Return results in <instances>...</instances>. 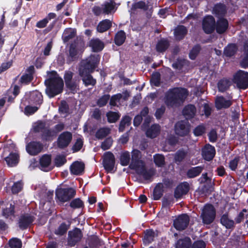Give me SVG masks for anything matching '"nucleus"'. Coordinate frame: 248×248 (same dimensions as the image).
Listing matches in <instances>:
<instances>
[{
  "instance_id": "nucleus-51",
  "label": "nucleus",
  "mask_w": 248,
  "mask_h": 248,
  "mask_svg": "<svg viewBox=\"0 0 248 248\" xmlns=\"http://www.w3.org/2000/svg\"><path fill=\"white\" fill-rule=\"evenodd\" d=\"M112 144V140L111 138L107 139L101 144V148L104 150L108 149Z\"/></svg>"
},
{
  "instance_id": "nucleus-34",
  "label": "nucleus",
  "mask_w": 248,
  "mask_h": 248,
  "mask_svg": "<svg viewBox=\"0 0 248 248\" xmlns=\"http://www.w3.org/2000/svg\"><path fill=\"white\" fill-rule=\"evenodd\" d=\"M76 31L74 29H67L63 33L62 38L64 42L68 41L69 39L74 37Z\"/></svg>"
},
{
  "instance_id": "nucleus-46",
  "label": "nucleus",
  "mask_w": 248,
  "mask_h": 248,
  "mask_svg": "<svg viewBox=\"0 0 248 248\" xmlns=\"http://www.w3.org/2000/svg\"><path fill=\"white\" fill-rule=\"evenodd\" d=\"M9 245L11 248H21V241L17 238H13L9 241Z\"/></svg>"
},
{
  "instance_id": "nucleus-63",
  "label": "nucleus",
  "mask_w": 248,
  "mask_h": 248,
  "mask_svg": "<svg viewBox=\"0 0 248 248\" xmlns=\"http://www.w3.org/2000/svg\"><path fill=\"white\" fill-rule=\"evenodd\" d=\"M67 230V226L64 224H62L56 231V233L58 234L62 235L66 232Z\"/></svg>"
},
{
  "instance_id": "nucleus-56",
  "label": "nucleus",
  "mask_w": 248,
  "mask_h": 248,
  "mask_svg": "<svg viewBox=\"0 0 248 248\" xmlns=\"http://www.w3.org/2000/svg\"><path fill=\"white\" fill-rule=\"evenodd\" d=\"M152 83L155 86H158L159 83V74L158 73H155L152 75L151 80Z\"/></svg>"
},
{
  "instance_id": "nucleus-40",
  "label": "nucleus",
  "mask_w": 248,
  "mask_h": 248,
  "mask_svg": "<svg viewBox=\"0 0 248 248\" xmlns=\"http://www.w3.org/2000/svg\"><path fill=\"white\" fill-rule=\"evenodd\" d=\"M231 83L227 79L220 80L218 84V88L220 92H224L230 86Z\"/></svg>"
},
{
  "instance_id": "nucleus-57",
  "label": "nucleus",
  "mask_w": 248,
  "mask_h": 248,
  "mask_svg": "<svg viewBox=\"0 0 248 248\" xmlns=\"http://www.w3.org/2000/svg\"><path fill=\"white\" fill-rule=\"evenodd\" d=\"M162 196L160 189L159 187L156 186L153 192V198L155 200L159 199Z\"/></svg>"
},
{
  "instance_id": "nucleus-55",
  "label": "nucleus",
  "mask_w": 248,
  "mask_h": 248,
  "mask_svg": "<svg viewBox=\"0 0 248 248\" xmlns=\"http://www.w3.org/2000/svg\"><path fill=\"white\" fill-rule=\"evenodd\" d=\"M205 132V128L202 125H199L194 130V134L196 136L202 135Z\"/></svg>"
},
{
  "instance_id": "nucleus-59",
  "label": "nucleus",
  "mask_w": 248,
  "mask_h": 248,
  "mask_svg": "<svg viewBox=\"0 0 248 248\" xmlns=\"http://www.w3.org/2000/svg\"><path fill=\"white\" fill-rule=\"evenodd\" d=\"M109 98V96L108 95H105L102 96L98 101V102H97L98 105L100 107H102V106L105 105L107 104Z\"/></svg>"
},
{
  "instance_id": "nucleus-9",
  "label": "nucleus",
  "mask_w": 248,
  "mask_h": 248,
  "mask_svg": "<svg viewBox=\"0 0 248 248\" xmlns=\"http://www.w3.org/2000/svg\"><path fill=\"white\" fill-rule=\"evenodd\" d=\"M175 131L180 136H186L190 131V125L186 121L178 122L175 125Z\"/></svg>"
},
{
  "instance_id": "nucleus-10",
  "label": "nucleus",
  "mask_w": 248,
  "mask_h": 248,
  "mask_svg": "<svg viewBox=\"0 0 248 248\" xmlns=\"http://www.w3.org/2000/svg\"><path fill=\"white\" fill-rule=\"evenodd\" d=\"M189 221V217L186 215L179 216L174 221V226L178 230H183L187 226Z\"/></svg>"
},
{
  "instance_id": "nucleus-30",
  "label": "nucleus",
  "mask_w": 248,
  "mask_h": 248,
  "mask_svg": "<svg viewBox=\"0 0 248 248\" xmlns=\"http://www.w3.org/2000/svg\"><path fill=\"white\" fill-rule=\"evenodd\" d=\"M187 32L186 28L183 26L177 27L174 31V35L177 39H181Z\"/></svg>"
},
{
  "instance_id": "nucleus-43",
  "label": "nucleus",
  "mask_w": 248,
  "mask_h": 248,
  "mask_svg": "<svg viewBox=\"0 0 248 248\" xmlns=\"http://www.w3.org/2000/svg\"><path fill=\"white\" fill-rule=\"evenodd\" d=\"M154 162L158 167H162L165 164V159L163 155L159 154L155 155L154 156Z\"/></svg>"
},
{
  "instance_id": "nucleus-4",
  "label": "nucleus",
  "mask_w": 248,
  "mask_h": 248,
  "mask_svg": "<svg viewBox=\"0 0 248 248\" xmlns=\"http://www.w3.org/2000/svg\"><path fill=\"white\" fill-rule=\"evenodd\" d=\"M201 217L203 223H211L216 217V211L214 206L211 204H206L202 210Z\"/></svg>"
},
{
  "instance_id": "nucleus-29",
  "label": "nucleus",
  "mask_w": 248,
  "mask_h": 248,
  "mask_svg": "<svg viewBox=\"0 0 248 248\" xmlns=\"http://www.w3.org/2000/svg\"><path fill=\"white\" fill-rule=\"evenodd\" d=\"M220 222L221 224L226 228H231L234 226V221L231 219L227 215H223L221 219Z\"/></svg>"
},
{
  "instance_id": "nucleus-22",
  "label": "nucleus",
  "mask_w": 248,
  "mask_h": 248,
  "mask_svg": "<svg viewBox=\"0 0 248 248\" xmlns=\"http://www.w3.org/2000/svg\"><path fill=\"white\" fill-rule=\"evenodd\" d=\"M90 46L92 48L93 51L97 52L102 50L104 48V45L103 42L99 39H94L90 41Z\"/></svg>"
},
{
  "instance_id": "nucleus-49",
  "label": "nucleus",
  "mask_w": 248,
  "mask_h": 248,
  "mask_svg": "<svg viewBox=\"0 0 248 248\" xmlns=\"http://www.w3.org/2000/svg\"><path fill=\"white\" fill-rule=\"evenodd\" d=\"M83 205V203L79 199H76L73 200L70 203V206L73 208H78L82 207Z\"/></svg>"
},
{
  "instance_id": "nucleus-13",
  "label": "nucleus",
  "mask_w": 248,
  "mask_h": 248,
  "mask_svg": "<svg viewBox=\"0 0 248 248\" xmlns=\"http://www.w3.org/2000/svg\"><path fill=\"white\" fill-rule=\"evenodd\" d=\"M215 21L212 16H206L203 21V29L207 33L212 32L214 30Z\"/></svg>"
},
{
  "instance_id": "nucleus-33",
  "label": "nucleus",
  "mask_w": 248,
  "mask_h": 248,
  "mask_svg": "<svg viewBox=\"0 0 248 248\" xmlns=\"http://www.w3.org/2000/svg\"><path fill=\"white\" fill-rule=\"evenodd\" d=\"M191 245V240L188 237H186L184 239L178 241L176 248H189Z\"/></svg>"
},
{
  "instance_id": "nucleus-50",
  "label": "nucleus",
  "mask_w": 248,
  "mask_h": 248,
  "mask_svg": "<svg viewBox=\"0 0 248 248\" xmlns=\"http://www.w3.org/2000/svg\"><path fill=\"white\" fill-rule=\"evenodd\" d=\"M244 49L247 53L246 57L241 62V65L243 67L246 68L248 66V40L245 44Z\"/></svg>"
},
{
  "instance_id": "nucleus-61",
  "label": "nucleus",
  "mask_w": 248,
  "mask_h": 248,
  "mask_svg": "<svg viewBox=\"0 0 248 248\" xmlns=\"http://www.w3.org/2000/svg\"><path fill=\"white\" fill-rule=\"evenodd\" d=\"M83 145V141L81 139H78L75 145L73 146V149L74 151H79L82 147Z\"/></svg>"
},
{
  "instance_id": "nucleus-21",
  "label": "nucleus",
  "mask_w": 248,
  "mask_h": 248,
  "mask_svg": "<svg viewBox=\"0 0 248 248\" xmlns=\"http://www.w3.org/2000/svg\"><path fill=\"white\" fill-rule=\"evenodd\" d=\"M157 236V232L153 230H147L145 232V236L143 239V242L145 244L148 245L151 243L154 239V238Z\"/></svg>"
},
{
  "instance_id": "nucleus-42",
  "label": "nucleus",
  "mask_w": 248,
  "mask_h": 248,
  "mask_svg": "<svg viewBox=\"0 0 248 248\" xmlns=\"http://www.w3.org/2000/svg\"><path fill=\"white\" fill-rule=\"evenodd\" d=\"M168 47V42L165 40L160 41L156 45V50L158 52L165 51Z\"/></svg>"
},
{
  "instance_id": "nucleus-15",
  "label": "nucleus",
  "mask_w": 248,
  "mask_h": 248,
  "mask_svg": "<svg viewBox=\"0 0 248 248\" xmlns=\"http://www.w3.org/2000/svg\"><path fill=\"white\" fill-rule=\"evenodd\" d=\"M215 148L210 144L206 145L202 150V155L204 159L210 161L213 159L215 155Z\"/></svg>"
},
{
  "instance_id": "nucleus-44",
  "label": "nucleus",
  "mask_w": 248,
  "mask_h": 248,
  "mask_svg": "<svg viewBox=\"0 0 248 248\" xmlns=\"http://www.w3.org/2000/svg\"><path fill=\"white\" fill-rule=\"evenodd\" d=\"M110 132V129L108 128H102L99 129L96 133V136L98 139H102L108 135Z\"/></svg>"
},
{
  "instance_id": "nucleus-8",
  "label": "nucleus",
  "mask_w": 248,
  "mask_h": 248,
  "mask_svg": "<svg viewBox=\"0 0 248 248\" xmlns=\"http://www.w3.org/2000/svg\"><path fill=\"white\" fill-rule=\"evenodd\" d=\"M115 164V157L113 154L110 152H106L103 155V165L105 170L109 172L113 170Z\"/></svg>"
},
{
  "instance_id": "nucleus-14",
  "label": "nucleus",
  "mask_w": 248,
  "mask_h": 248,
  "mask_svg": "<svg viewBox=\"0 0 248 248\" xmlns=\"http://www.w3.org/2000/svg\"><path fill=\"white\" fill-rule=\"evenodd\" d=\"M43 148L42 145L38 142H31L26 146L27 151L31 155H36L40 153Z\"/></svg>"
},
{
  "instance_id": "nucleus-41",
  "label": "nucleus",
  "mask_w": 248,
  "mask_h": 248,
  "mask_svg": "<svg viewBox=\"0 0 248 248\" xmlns=\"http://www.w3.org/2000/svg\"><path fill=\"white\" fill-rule=\"evenodd\" d=\"M236 51V46L234 44H232L228 46L224 50V54L227 56H232Z\"/></svg>"
},
{
  "instance_id": "nucleus-64",
  "label": "nucleus",
  "mask_w": 248,
  "mask_h": 248,
  "mask_svg": "<svg viewBox=\"0 0 248 248\" xmlns=\"http://www.w3.org/2000/svg\"><path fill=\"white\" fill-rule=\"evenodd\" d=\"M192 248H205V244L202 241H198L193 244Z\"/></svg>"
},
{
  "instance_id": "nucleus-53",
  "label": "nucleus",
  "mask_w": 248,
  "mask_h": 248,
  "mask_svg": "<svg viewBox=\"0 0 248 248\" xmlns=\"http://www.w3.org/2000/svg\"><path fill=\"white\" fill-rule=\"evenodd\" d=\"M22 188V184L20 182H18L14 184L12 188V191L13 193H17L19 192Z\"/></svg>"
},
{
  "instance_id": "nucleus-37",
  "label": "nucleus",
  "mask_w": 248,
  "mask_h": 248,
  "mask_svg": "<svg viewBox=\"0 0 248 248\" xmlns=\"http://www.w3.org/2000/svg\"><path fill=\"white\" fill-rule=\"evenodd\" d=\"M103 12L106 14H108L113 11L115 8L114 3L113 1H110L106 2L103 6Z\"/></svg>"
},
{
  "instance_id": "nucleus-2",
  "label": "nucleus",
  "mask_w": 248,
  "mask_h": 248,
  "mask_svg": "<svg viewBox=\"0 0 248 248\" xmlns=\"http://www.w3.org/2000/svg\"><path fill=\"white\" fill-rule=\"evenodd\" d=\"M52 78L46 79L45 84L46 86V93L49 97H53L61 93L63 90V82L55 72H51Z\"/></svg>"
},
{
  "instance_id": "nucleus-20",
  "label": "nucleus",
  "mask_w": 248,
  "mask_h": 248,
  "mask_svg": "<svg viewBox=\"0 0 248 248\" xmlns=\"http://www.w3.org/2000/svg\"><path fill=\"white\" fill-rule=\"evenodd\" d=\"M84 165L78 161L73 163L70 167V170L72 174L75 175L80 174L84 170Z\"/></svg>"
},
{
  "instance_id": "nucleus-7",
  "label": "nucleus",
  "mask_w": 248,
  "mask_h": 248,
  "mask_svg": "<svg viewBox=\"0 0 248 248\" xmlns=\"http://www.w3.org/2000/svg\"><path fill=\"white\" fill-rule=\"evenodd\" d=\"M140 152L137 150H134L132 153V161L129 167L136 171L142 172L144 163L140 159Z\"/></svg>"
},
{
  "instance_id": "nucleus-11",
  "label": "nucleus",
  "mask_w": 248,
  "mask_h": 248,
  "mask_svg": "<svg viewBox=\"0 0 248 248\" xmlns=\"http://www.w3.org/2000/svg\"><path fill=\"white\" fill-rule=\"evenodd\" d=\"M39 167L42 170L47 171L51 170L52 168L51 156L48 155H42L39 160Z\"/></svg>"
},
{
  "instance_id": "nucleus-1",
  "label": "nucleus",
  "mask_w": 248,
  "mask_h": 248,
  "mask_svg": "<svg viewBox=\"0 0 248 248\" xmlns=\"http://www.w3.org/2000/svg\"><path fill=\"white\" fill-rule=\"evenodd\" d=\"M99 61V56L94 55L81 62L79 68V72L80 76L82 77L83 82L86 86L94 85L96 83V80L93 78L90 73L93 72Z\"/></svg>"
},
{
  "instance_id": "nucleus-25",
  "label": "nucleus",
  "mask_w": 248,
  "mask_h": 248,
  "mask_svg": "<svg viewBox=\"0 0 248 248\" xmlns=\"http://www.w3.org/2000/svg\"><path fill=\"white\" fill-rule=\"evenodd\" d=\"M34 71L33 66H30L27 69L28 73L23 75L21 78V82L27 84L31 82L32 79V74Z\"/></svg>"
},
{
  "instance_id": "nucleus-38",
  "label": "nucleus",
  "mask_w": 248,
  "mask_h": 248,
  "mask_svg": "<svg viewBox=\"0 0 248 248\" xmlns=\"http://www.w3.org/2000/svg\"><path fill=\"white\" fill-rule=\"evenodd\" d=\"M125 39V34L124 31H119L115 36V42L117 45L120 46L123 44Z\"/></svg>"
},
{
  "instance_id": "nucleus-19",
  "label": "nucleus",
  "mask_w": 248,
  "mask_h": 248,
  "mask_svg": "<svg viewBox=\"0 0 248 248\" xmlns=\"http://www.w3.org/2000/svg\"><path fill=\"white\" fill-rule=\"evenodd\" d=\"M69 242L70 244L74 245L76 242L78 241L81 238V232L80 230L76 229L69 232Z\"/></svg>"
},
{
  "instance_id": "nucleus-3",
  "label": "nucleus",
  "mask_w": 248,
  "mask_h": 248,
  "mask_svg": "<svg viewBox=\"0 0 248 248\" xmlns=\"http://www.w3.org/2000/svg\"><path fill=\"white\" fill-rule=\"evenodd\" d=\"M187 95L185 89L175 88L169 91L166 95V103L168 106L179 104L183 102Z\"/></svg>"
},
{
  "instance_id": "nucleus-27",
  "label": "nucleus",
  "mask_w": 248,
  "mask_h": 248,
  "mask_svg": "<svg viewBox=\"0 0 248 248\" xmlns=\"http://www.w3.org/2000/svg\"><path fill=\"white\" fill-rule=\"evenodd\" d=\"M195 113V108L193 105H188L183 110V114L186 119L192 118Z\"/></svg>"
},
{
  "instance_id": "nucleus-26",
  "label": "nucleus",
  "mask_w": 248,
  "mask_h": 248,
  "mask_svg": "<svg viewBox=\"0 0 248 248\" xmlns=\"http://www.w3.org/2000/svg\"><path fill=\"white\" fill-rule=\"evenodd\" d=\"M159 131V126L157 124H154L147 130L146 133L147 137L154 138L157 136Z\"/></svg>"
},
{
  "instance_id": "nucleus-31",
  "label": "nucleus",
  "mask_w": 248,
  "mask_h": 248,
  "mask_svg": "<svg viewBox=\"0 0 248 248\" xmlns=\"http://www.w3.org/2000/svg\"><path fill=\"white\" fill-rule=\"evenodd\" d=\"M1 206L2 209V213L4 216L7 217L10 215L13 214L14 211V206H12V203L7 204L5 208H4L5 204L3 202L1 204Z\"/></svg>"
},
{
  "instance_id": "nucleus-58",
  "label": "nucleus",
  "mask_w": 248,
  "mask_h": 248,
  "mask_svg": "<svg viewBox=\"0 0 248 248\" xmlns=\"http://www.w3.org/2000/svg\"><path fill=\"white\" fill-rule=\"evenodd\" d=\"M38 109V108L36 107H31L27 106L25 109V113L27 115H31L36 112Z\"/></svg>"
},
{
  "instance_id": "nucleus-5",
  "label": "nucleus",
  "mask_w": 248,
  "mask_h": 248,
  "mask_svg": "<svg viewBox=\"0 0 248 248\" xmlns=\"http://www.w3.org/2000/svg\"><path fill=\"white\" fill-rule=\"evenodd\" d=\"M233 82L240 89H246L248 87V73L243 71H238L233 77Z\"/></svg>"
},
{
  "instance_id": "nucleus-16",
  "label": "nucleus",
  "mask_w": 248,
  "mask_h": 248,
  "mask_svg": "<svg viewBox=\"0 0 248 248\" xmlns=\"http://www.w3.org/2000/svg\"><path fill=\"white\" fill-rule=\"evenodd\" d=\"M72 139V135L70 132H63L59 136L58 140V145L61 148L67 146Z\"/></svg>"
},
{
  "instance_id": "nucleus-18",
  "label": "nucleus",
  "mask_w": 248,
  "mask_h": 248,
  "mask_svg": "<svg viewBox=\"0 0 248 248\" xmlns=\"http://www.w3.org/2000/svg\"><path fill=\"white\" fill-rule=\"evenodd\" d=\"M188 190V184L187 183H182L176 187L174 192V196L177 199L180 198L187 193Z\"/></svg>"
},
{
  "instance_id": "nucleus-62",
  "label": "nucleus",
  "mask_w": 248,
  "mask_h": 248,
  "mask_svg": "<svg viewBox=\"0 0 248 248\" xmlns=\"http://www.w3.org/2000/svg\"><path fill=\"white\" fill-rule=\"evenodd\" d=\"M185 156V153L183 151L178 152L175 156V160L176 162H180Z\"/></svg>"
},
{
  "instance_id": "nucleus-45",
  "label": "nucleus",
  "mask_w": 248,
  "mask_h": 248,
  "mask_svg": "<svg viewBox=\"0 0 248 248\" xmlns=\"http://www.w3.org/2000/svg\"><path fill=\"white\" fill-rule=\"evenodd\" d=\"M108 120L109 123L115 122L120 117L118 113L114 112H109L107 113Z\"/></svg>"
},
{
  "instance_id": "nucleus-47",
  "label": "nucleus",
  "mask_w": 248,
  "mask_h": 248,
  "mask_svg": "<svg viewBox=\"0 0 248 248\" xmlns=\"http://www.w3.org/2000/svg\"><path fill=\"white\" fill-rule=\"evenodd\" d=\"M131 122V118L129 116H125L123 118V120L121 121L119 129L120 131H123L124 128L126 126H128Z\"/></svg>"
},
{
  "instance_id": "nucleus-32",
  "label": "nucleus",
  "mask_w": 248,
  "mask_h": 248,
  "mask_svg": "<svg viewBox=\"0 0 248 248\" xmlns=\"http://www.w3.org/2000/svg\"><path fill=\"white\" fill-rule=\"evenodd\" d=\"M111 22L110 20L106 19L100 22L97 26V31L100 32H103L108 30L111 26Z\"/></svg>"
},
{
  "instance_id": "nucleus-28",
  "label": "nucleus",
  "mask_w": 248,
  "mask_h": 248,
  "mask_svg": "<svg viewBox=\"0 0 248 248\" xmlns=\"http://www.w3.org/2000/svg\"><path fill=\"white\" fill-rule=\"evenodd\" d=\"M33 220L32 217L26 216L22 217L20 219L19 225L21 229H25L27 227L29 224L31 223Z\"/></svg>"
},
{
  "instance_id": "nucleus-12",
  "label": "nucleus",
  "mask_w": 248,
  "mask_h": 248,
  "mask_svg": "<svg viewBox=\"0 0 248 248\" xmlns=\"http://www.w3.org/2000/svg\"><path fill=\"white\" fill-rule=\"evenodd\" d=\"M129 96V93L127 91L123 92L122 94L119 93L112 96L110 105L111 106H118L121 105L123 101L126 100Z\"/></svg>"
},
{
  "instance_id": "nucleus-36",
  "label": "nucleus",
  "mask_w": 248,
  "mask_h": 248,
  "mask_svg": "<svg viewBox=\"0 0 248 248\" xmlns=\"http://www.w3.org/2000/svg\"><path fill=\"white\" fill-rule=\"evenodd\" d=\"M130 155L128 152H124L120 156V162L122 165L125 166L129 164Z\"/></svg>"
},
{
  "instance_id": "nucleus-17",
  "label": "nucleus",
  "mask_w": 248,
  "mask_h": 248,
  "mask_svg": "<svg viewBox=\"0 0 248 248\" xmlns=\"http://www.w3.org/2000/svg\"><path fill=\"white\" fill-rule=\"evenodd\" d=\"M232 104L230 99H227L223 97H217L216 99V107L218 109L225 108L229 107Z\"/></svg>"
},
{
  "instance_id": "nucleus-24",
  "label": "nucleus",
  "mask_w": 248,
  "mask_h": 248,
  "mask_svg": "<svg viewBox=\"0 0 248 248\" xmlns=\"http://www.w3.org/2000/svg\"><path fill=\"white\" fill-rule=\"evenodd\" d=\"M5 161L9 167L16 166L18 162V155L17 154L12 153L5 158Z\"/></svg>"
},
{
  "instance_id": "nucleus-35",
  "label": "nucleus",
  "mask_w": 248,
  "mask_h": 248,
  "mask_svg": "<svg viewBox=\"0 0 248 248\" xmlns=\"http://www.w3.org/2000/svg\"><path fill=\"white\" fill-rule=\"evenodd\" d=\"M136 171L146 180L150 179L155 174V171L154 170H150L148 171L146 170H145L144 164H143L142 172H139L138 171Z\"/></svg>"
},
{
  "instance_id": "nucleus-52",
  "label": "nucleus",
  "mask_w": 248,
  "mask_h": 248,
  "mask_svg": "<svg viewBox=\"0 0 248 248\" xmlns=\"http://www.w3.org/2000/svg\"><path fill=\"white\" fill-rule=\"evenodd\" d=\"M73 74L71 72H67L64 75V79L66 85L69 88L72 89L73 87L70 85V82L72 78Z\"/></svg>"
},
{
  "instance_id": "nucleus-48",
  "label": "nucleus",
  "mask_w": 248,
  "mask_h": 248,
  "mask_svg": "<svg viewBox=\"0 0 248 248\" xmlns=\"http://www.w3.org/2000/svg\"><path fill=\"white\" fill-rule=\"evenodd\" d=\"M55 164L57 167H60L63 165L66 162V159L64 155H57L54 160Z\"/></svg>"
},
{
  "instance_id": "nucleus-54",
  "label": "nucleus",
  "mask_w": 248,
  "mask_h": 248,
  "mask_svg": "<svg viewBox=\"0 0 248 248\" xmlns=\"http://www.w3.org/2000/svg\"><path fill=\"white\" fill-rule=\"evenodd\" d=\"M200 48L199 46H196L191 50L189 53V57L191 59L194 60L199 53Z\"/></svg>"
},
{
  "instance_id": "nucleus-23",
  "label": "nucleus",
  "mask_w": 248,
  "mask_h": 248,
  "mask_svg": "<svg viewBox=\"0 0 248 248\" xmlns=\"http://www.w3.org/2000/svg\"><path fill=\"white\" fill-rule=\"evenodd\" d=\"M228 23L227 20L224 18L220 19L217 23L216 30L219 33H222L226 31L228 28Z\"/></svg>"
},
{
  "instance_id": "nucleus-39",
  "label": "nucleus",
  "mask_w": 248,
  "mask_h": 248,
  "mask_svg": "<svg viewBox=\"0 0 248 248\" xmlns=\"http://www.w3.org/2000/svg\"><path fill=\"white\" fill-rule=\"evenodd\" d=\"M202 170V168L201 167H194L188 170L187 174L188 177L193 178L198 176Z\"/></svg>"
},
{
  "instance_id": "nucleus-6",
  "label": "nucleus",
  "mask_w": 248,
  "mask_h": 248,
  "mask_svg": "<svg viewBox=\"0 0 248 248\" xmlns=\"http://www.w3.org/2000/svg\"><path fill=\"white\" fill-rule=\"evenodd\" d=\"M76 192L73 188H58L56 191V197L62 202L69 201L75 195Z\"/></svg>"
},
{
  "instance_id": "nucleus-60",
  "label": "nucleus",
  "mask_w": 248,
  "mask_h": 248,
  "mask_svg": "<svg viewBox=\"0 0 248 248\" xmlns=\"http://www.w3.org/2000/svg\"><path fill=\"white\" fill-rule=\"evenodd\" d=\"M12 61L2 63L0 67V72L1 73L9 68L12 66Z\"/></svg>"
}]
</instances>
